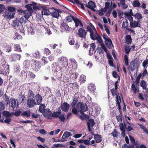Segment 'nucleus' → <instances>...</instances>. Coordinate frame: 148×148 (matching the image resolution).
Listing matches in <instances>:
<instances>
[{"label": "nucleus", "instance_id": "nucleus-1", "mask_svg": "<svg viewBox=\"0 0 148 148\" xmlns=\"http://www.w3.org/2000/svg\"><path fill=\"white\" fill-rule=\"evenodd\" d=\"M58 65L61 72H63L67 69L68 59L64 56L60 57L58 59Z\"/></svg>", "mask_w": 148, "mask_h": 148}, {"label": "nucleus", "instance_id": "nucleus-2", "mask_svg": "<svg viewBox=\"0 0 148 148\" xmlns=\"http://www.w3.org/2000/svg\"><path fill=\"white\" fill-rule=\"evenodd\" d=\"M30 5H31L28 4L25 6V8H26V10H23L21 9H19L18 10L19 13L23 14L24 16L26 19H27L30 17L33 12L32 8L30 7Z\"/></svg>", "mask_w": 148, "mask_h": 148}, {"label": "nucleus", "instance_id": "nucleus-3", "mask_svg": "<svg viewBox=\"0 0 148 148\" xmlns=\"http://www.w3.org/2000/svg\"><path fill=\"white\" fill-rule=\"evenodd\" d=\"M16 10V8L15 7L8 6L7 9L5 10V15H4V17L8 19L13 18Z\"/></svg>", "mask_w": 148, "mask_h": 148}, {"label": "nucleus", "instance_id": "nucleus-4", "mask_svg": "<svg viewBox=\"0 0 148 148\" xmlns=\"http://www.w3.org/2000/svg\"><path fill=\"white\" fill-rule=\"evenodd\" d=\"M2 114L6 118V119L4 120L3 117V123L9 124L12 120L10 117L13 115V112L10 113L9 112L6 111H4L3 112Z\"/></svg>", "mask_w": 148, "mask_h": 148}, {"label": "nucleus", "instance_id": "nucleus-5", "mask_svg": "<svg viewBox=\"0 0 148 148\" xmlns=\"http://www.w3.org/2000/svg\"><path fill=\"white\" fill-rule=\"evenodd\" d=\"M32 62L31 66V68L32 70L36 72L39 71L41 67L40 62L35 60H32Z\"/></svg>", "mask_w": 148, "mask_h": 148}, {"label": "nucleus", "instance_id": "nucleus-6", "mask_svg": "<svg viewBox=\"0 0 148 148\" xmlns=\"http://www.w3.org/2000/svg\"><path fill=\"white\" fill-rule=\"evenodd\" d=\"M138 60L136 59H135L131 61L130 64L129 66H128V69L133 71L136 69L138 68Z\"/></svg>", "mask_w": 148, "mask_h": 148}, {"label": "nucleus", "instance_id": "nucleus-7", "mask_svg": "<svg viewBox=\"0 0 148 148\" xmlns=\"http://www.w3.org/2000/svg\"><path fill=\"white\" fill-rule=\"evenodd\" d=\"M85 6L91 9V10L94 12H97L98 11L95 9L96 7V5L95 3L92 1H90L87 4L85 5Z\"/></svg>", "mask_w": 148, "mask_h": 148}, {"label": "nucleus", "instance_id": "nucleus-8", "mask_svg": "<svg viewBox=\"0 0 148 148\" xmlns=\"http://www.w3.org/2000/svg\"><path fill=\"white\" fill-rule=\"evenodd\" d=\"M86 34L87 32L83 28H80L78 30L77 34L81 38H85Z\"/></svg>", "mask_w": 148, "mask_h": 148}, {"label": "nucleus", "instance_id": "nucleus-9", "mask_svg": "<svg viewBox=\"0 0 148 148\" xmlns=\"http://www.w3.org/2000/svg\"><path fill=\"white\" fill-rule=\"evenodd\" d=\"M21 57V56L19 54L13 53L10 55L9 59L11 61L14 62L20 60Z\"/></svg>", "mask_w": 148, "mask_h": 148}, {"label": "nucleus", "instance_id": "nucleus-10", "mask_svg": "<svg viewBox=\"0 0 148 148\" xmlns=\"http://www.w3.org/2000/svg\"><path fill=\"white\" fill-rule=\"evenodd\" d=\"M26 104L27 107L29 108H33L37 105L35 99H28Z\"/></svg>", "mask_w": 148, "mask_h": 148}, {"label": "nucleus", "instance_id": "nucleus-11", "mask_svg": "<svg viewBox=\"0 0 148 148\" xmlns=\"http://www.w3.org/2000/svg\"><path fill=\"white\" fill-rule=\"evenodd\" d=\"M70 105L67 102H64L62 104H61L60 106V109L62 111L64 112H67L69 110Z\"/></svg>", "mask_w": 148, "mask_h": 148}, {"label": "nucleus", "instance_id": "nucleus-12", "mask_svg": "<svg viewBox=\"0 0 148 148\" xmlns=\"http://www.w3.org/2000/svg\"><path fill=\"white\" fill-rule=\"evenodd\" d=\"M126 122L127 123V125H126L124 122V124L125 129L127 131L129 132L131 131L134 130V129H133V126H134V125L133 124L130 123L127 121Z\"/></svg>", "mask_w": 148, "mask_h": 148}, {"label": "nucleus", "instance_id": "nucleus-13", "mask_svg": "<svg viewBox=\"0 0 148 148\" xmlns=\"http://www.w3.org/2000/svg\"><path fill=\"white\" fill-rule=\"evenodd\" d=\"M119 1L120 3H117L119 7H120L121 5L122 8L123 9H126L127 8L128 6L125 3V0H119Z\"/></svg>", "mask_w": 148, "mask_h": 148}, {"label": "nucleus", "instance_id": "nucleus-14", "mask_svg": "<svg viewBox=\"0 0 148 148\" xmlns=\"http://www.w3.org/2000/svg\"><path fill=\"white\" fill-rule=\"evenodd\" d=\"M77 106H79L81 111L86 112L88 110V106L86 103H83L82 102H79Z\"/></svg>", "mask_w": 148, "mask_h": 148}, {"label": "nucleus", "instance_id": "nucleus-15", "mask_svg": "<svg viewBox=\"0 0 148 148\" xmlns=\"http://www.w3.org/2000/svg\"><path fill=\"white\" fill-rule=\"evenodd\" d=\"M61 27H62L66 32H69L70 31L72 30V28L70 27L65 22L62 21V22H61Z\"/></svg>", "mask_w": 148, "mask_h": 148}, {"label": "nucleus", "instance_id": "nucleus-16", "mask_svg": "<svg viewBox=\"0 0 148 148\" xmlns=\"http://www.w3.org/2000/svg\"><path fill=\"white\" fill-rule=\"evenodd\" d=\"M43 115L44 116H46L48 117L49 119H51V118L49 117L51 116L52 112L50 110L49 108L46 109L44 112L42 113Z\"/></svg>", "mask_w": 148, "mask_h": 148}, {"label": "nucleus", "instance_id": "nucleus-17", "mask_svg": "<svg viewBox=\"0 0 148 148\" xmlns=\"http://www.w3.org/2000/svg\"><path fill=\"white\" fill-rule=\"evenodd\" d=\"M89 121H88L87 123L88 128V131L90 132L91 130V129L90 127V124L91 126L92 127H93L95 125V123L93 119H88Z\"/></svg>", "mask_w": 148, "mask_h": 148}, {"label": "nucleus", "instance_id": "nucleus-18", "mask_svg": "<svg viewBox=\"0 0 148 148\" xmlns=\"http://www.w3.org/2000/svg\"><path fill=\"white\" fill-rule=\"evenodd\" d=\"M57 111L56 112H53L51 114V116L56 118H58L59 116V114H61L62 111L60 107L56 109Z\"/></svg>", "mask_w": 148, "mask_h": 148}, {"label": "nucleus", "instance_id": "nucleus-19", "mask_svg": "<svg viewBox=\"0 0 148 148\" xmlns=\"http://www.w3.org/2000/svg\"><path fill=\"white\" fill-rule=\"evenodd\" d=\"M139 22V21H134V22H130V24L131 27L134 28L137 27H140V25Z\"/></svg>", "mask_w": 148, "mask_h": 148}, {"label": "nucleus", "instance_id": "nucleus-20", "mask_svg": "<svg viewBox=\"0 0 148 148\" xmlns=\"http://www.w3.org/2000/svg\"><path fill=\"white\" fill-rule=\"evenodd\" d=\"M116 97L117 98L116 100V106H118V109L119 110V112L121 113V106L120 104V103H121V98L120 96H119V98H118L117 96H116Z\"/></svg>", "mask_w": 148, "mask_h": 148}, {"label": "nucleus", "instance_id": "nucleus-21", "mask_svg": "<svg viewBox=\"0 0 148 148\" xmlns=\"http://www.w3.org/2000/svg\"><path fill=\"white\" fill-rule=\"evenodd\" d=\"M11 103H10V107H11L12 109H14L15 108H16L18 106L17 104H16V101L15 99H11Z\"/></svg>", "mask_w": 148, "mask_h": 148}, {"label": "nucleus", "instance_id": "nucleus-22", "mask_svg": "<svg viewBox=\"0 0 148 148\" xmlns=\"http://www.w3.org/2000/svg\"><path fill=\"white\" fill-rule=\"evenodd\" d=\"M73 21L75 23V26L76 27H78L79 25V26L81 27H83V25L81 21L78 18L75 17L73 18Z\"/></svg>", "mask_w": 148, "mask_h": 148}, {"label": "nucleus", "instance_id": "nucleus-23", "mask_svg": "<svg viewBox=\"0 0 148 148\" xmlns=\"http://www.w3.org/2000/svg\"><path fill=\"white\" fill-rule=\"evenodd\" d=\"M35 98L36 102V103L37 105H39L41 103L42 98L41 96L39 94H37L35 95Z\"/></svg>", "mask_w": 148, "mask_h": 148}, {"label": "nucleus", "instance_id": "nucleus-24", "mask_svg": "<svg viewBox=\"0 0 148 148\" xmlns=\"http://www.w3.org/2000/svg\"><path fill=\"white\" fill-rule=\"evenodd\" d=\"M94 139L95 140L96 143H100L102 140V136L101 135H99L98 134H94Z\"/></svg>", "mask_w": 148, "mask_h": 148}, {"label": "nucleus", "instance_id": "nucleus-25", "mask_svg": "<svg viewBox=\"0 0 148 148\" xmlns=\"http://www.w3.org/2000/svg\"><path fill=\"white\" fill-rule=\"evenodd\" d=\"M62 12L60 10H55L53 11L52 13V16L54 17L58 18L60 16L59 14L61 13Z\"/></svg>", "mask_w": 148, "mask_h": 148}, {"label": "nucleus", "instance_id": "nucleus-26", "mask_svg": "<svg viewBox=\"0 0 148 148\" xmlns=\"http://www.w3.org/2000/svg\"><path fill=\"white\" fill-rule=\"evenodd\" d=\"M96 35H97V36L96 37V36L95 38H94L92 36L91 38L93 40H97V42L101 44L103 43V40L100 36L99 34H96Z\"/></svg>", "mask_w": 148, "mask_h": 148}, {"label": "nucleus", "instance_id": "nucleus-27", "mask_svg": "<svg viewBox=\"0 0 148 148\" xmlns=\"http://www.w3.org/2000/svg\"><path fill=\"white\" fill-rule=\"evenodd\" d=\"M105 42L107 47L109 49L112 48L111 45H112V42L110 38H107V39L105 40Z\"/></svg>", "mask_w": 148, "mask_h": 148}, {"label": "nucleus", "instance_id": "nucleus-28", "mask_svg": "<svg viewBox=\"0 0 148 148\" xmlns=\"http://www.w3.org/2000/svg\"><path fill=\"white\" fill-rule=\"evenodd\" d=\"M12 25L15 29H18V27L20 26V25H19V21L18 20H16L13 21Z\"/></svg>", "mask_w": 148, "mask_h": 148}, {"label": "nucleus", "instance_id": "nucleus-29", "mask_svg": "<svg viewBox=\"0 0 148 148\" xmlns=\"http://www.w3.org/2000/svg\"><path fill=\"white\" fill-rule=\"evenodd\" d=\"M117 89H116L114 88L111 89V94L113 97L116 95V99L117 97L116 96H117L118 98H119V96H120L119 95V93L117 91Z\"/></svg>", "mask_w": 148, "mask_h": 148}, {"label": "nucleus", "instance_id": "nucleus-30", "mask_svg": "<svg viewBox=\"0 0 148 148\" xmlns=\"http://www.w3.org/2000/svg\"><path fill=\"white\" fill-rule=\"evenodd\" d=\"M132 39L130 35H127L125 37V42L126 44L129 45L131 43Z\"/></svg>", "mask_w": 148, "mask_h": 148}, {"label": "nucleus", "instance_id": "nucleus-31", "mask_svg": "<svg viewBox=\"0 0 148 148\" xmlns=\"http://www.w3.org/2000/svg\"><path fill=\"white\" fill-rule=\"evenodd\" d=\"M140 85L143 90H146L147 84L145 80H142L141 81Z\"/></svg>", "mask_w": 148, "mask_h": 148}, {"label": "nucleus", "instance_id": "nucleus-32", "mask_svg": "<svg viewBox=\"0 0 148 148\" xmlns=\"http://www.w3.org/2000/svg\"><path fill=\"white\" fill-rule=\"evenodd\" d=\"M71 136L72 134L71 132H65L64 133L62 138L63 139H65Z\"/></svg>", "mask_w": 148, "mask_h": 148}, {"label": "nucleus", "instance_id": "nucleus-33", "mask_svg": "<svg viewBox=\"0 0 148 148\" xmlns=\"http://www.w3.org/2000/svg\"><path fill=\"white\" fill-rule=\"evenodd\" d=\"M132 5L134 8L139 7L140 6V3L138 0H135L133 2Z\"/></svg>", "mask_w": 148, "mask_h": 148}, {"label": "nucleus", "instance_id": "nucleus-34", "mask_svg": "<svg viewBox=\"0 0 148 148\" xmlns=\"http://www.w3.org/2000/svg\"><path fill=\"white\" fill-rule=\"evenodd\" d=\"M95 89V86L93 84H91L88 86V90L90 92H93Z\"/></svg>", "mask_w": 148, "mask_h": 148}, {"label": "nucleus", "instance_id": "nucleus-35", "mask_svg": "<svg viewBox=\"0 0 148 148\" xmlns=\"http://www.w3.org/2000/svg\"><path fill=\"white\" fill-rule=\"evenodd\" d=\"M78 101V98L76 97H74L73 100L71 103L72 107H75Z\"/></svg>", "mask_w": 148, "mask_h": 148}, {"label": "nucleus", "instance_id": "nucleus-36", "mask_svg": "<svg viewBox=\"0 0 148 148\" xmlns=\"http://www.w3.org/2000/svg\"><path fill=\"white\" fill-rule=\"evenodd\" d=\"M128 26V25H127H127H126V23H125V22H123V23L122 25V27L124 29H126L127 30L132 32H134V30L127 28Z\"/></svg>", "mask_w": 148, "mask_h": 148}, {"label": "nucleus", "instance_id": "nucleus-37", "mask_svg": "<svg viewBox=\"0 0 148 148\" xmlns=\"http://www.w3.org/2000/svg\"><path fill=\"white\" fill-rule=\"evenodd\" d=\"M45 107V106L44 104H41L39 106L38 110L40 112L42 113L46 109Z\"/></svg>", "mask_w": 148, "mask_h": 148}, {"label": "nucleus", "instance_id": "nucleus-38", "mask_svg": "<svg viewBox=\"0 0 148 148\" xmlns=\"http://www.w3.org/2000/svg\"><path fill=\"white\" fill-rule=\"evenodd\" d=\"M139 75L141 76L142 79H143L146 75H148V72L146 69L145 68V69L142 73H140Z\"/></svg>", "mask_w": 148, "mask_h": 148}, {"label": "nucleus", "instance_id": "nucleus-39", "mask_svg": "<svg viewBox=\"0 0 148 148\" xmlns=\"http://www.w3.org/2000/svg\"><path fill=\"white\" fill-rule=\"evenodd\" d=\"M21 115L26 117H28L30 115V111L29 110L25 111L21 113Z\"/></svg>", "mask_w": 148, "mask_h": 148}, {"label": "nucleus", "instance_id": "nucleus-40", "mask_svg": "<svg viewBox=\"0 0 148 148\" xmlns=\"http://www.w3.org/2000/svg\"><path fill=\"white\" fill-rule=\"evenodd\" d=\"M42 13L44 15H49V11L48 9L44 8L42 9Z\"/></svg>", "mask_w": 148, "mask_h": 148}, {"label": "nucleus", "instance_id": "nucleus-41", "mask_svg": "<svg viewBox=\"0 0 148 148\" xmlns=\"http://www.w3.org/2000/svg\"><path fill=\"white\" fill-rule=\"evenodd\" d=\"M134 16L135 17V18H137L138 21L140 20L141 19H142L143 16L140 13H137L135 15H134Z\"/></svg>", "mask_w": 148, "mask_h": 148}, {"label": "nucleus", "instance_id": "nucleus-42", "mask_svg": "<svg viewBox=\"0 0 148 148\" xmlns=\"http://www.w3.org/2000/svg\"><path fill=\"white\" fill-rule=\"evenodd\" d=\"M14 45V49L15 51H17L18 52L22 51L21 47L19 45L16 44V45Z\"/></svg>", "mask_w": 148, "mask_h": 148}, {"label": "nucleus", "instance_id": "nucleus-43", "mask_svg": "<svg viewBox=\"0 0 148 148\" xmlns=\"http://www.w3.org/2000/svg\"><path fill=\"white\" fill-rule=\"evenodd\" d=\"M20 76L23 78H26L27 77V73L25 71L22 70L20 74Z\"/></svg>", "mask_w": 148, "mask_h": 148}, {"label": "nucleus", "instance_id": "nucleus-44", "mask_svg": "<svg viewBox=\"0 0 148 148\" xmlns=\"http://www.w3.org/2000/svg\"><path fill=\"white\" fill-rule=\"evenodd\" d=\"M131 88L132 90H133L135 93H136L137 92L138 88L137 86H135L134 82L131 86Z\"/></svg>", "mask_w": 148, "mask_h": 148}, {"label": "nucleus", "instance_id": "nucleus-45", "mask_svg": "<svg viewBox=\"0 0 148 148\" xmlns=\"http://www.w3.org/2000/svg\"><path fill=\"white\" fill-rule=\"evenodd\" d=\"M75 17L73 16L70 15L69 16H68L66 18V22L68 23L71 22L72 20L73 21V18H74Z\"/></svg>", "mask_w": 148, "mask_h": 148}, {"label": "nucleus", "instance_id": "nucleus-46", "mask_svg": "<svg viewBox=\"0 0 148 148\" xmlns=\"http://www.w3.org/2000/svg\"><path fill=\"white\" fill-rule=\"evenodd\" d=\"M28 95L29 96L28 99H33L34 97V92L31 90L29 89L28 91Z\"/></svg>", "mask_w": 148, "mask_h": 148}, {"label": "nucleus", "instance_id": "nucleus-47", "mask_svg": "<svg viewBox=\"0 0 148 148\" xmlns=\"http://www.w3.org/2000/svg\"><path fill=\"white\" fill-rule=\"evenodd\" d=\"M33 56L35 58L39 59L40 58V55L39 52L38 51H36L33 53Z\"/></svg>", "mask_w": 148, "mask_h": 148}, {"label": "nucleus", "instance_id": "nucleus-48", "mask_svg": "<svg viewBox=\"0 0 148 148\" xmlns=\"http://www.w3.org/2000/svg\"><path fill=\"white\" fill-rule=\"evenodd\" d=\"M4 47L5 49L6 52H9L12 50L11 47L8 45L6 44L4 46Z\"/></svg>", "mask_w": 148, "mask_h": 148}, {"label": "nucleus", "instance_id": "nucleus-49", "mask_svg": "<svg viewBox=\"0 0 148 148\" xmlns=\"http://www.w3.org/2000/svg\"><path fill=\"white\" fill-rule=\"evenodd\" d=\"M58 118H59L60 121L61 122H64L65 120L64 115L63 114H61Z\"/></svg>", "mask_w": 148, "mask_h": 148}, {"label": "nucleus", "instance_id": "nucleus-50", "mask_svg": "<svg viewBox=\"0 0 148 148\" xmlns=\"http://www.w3.org/2000/svg\"><path fill=\"white\" fill-rule=\"evenodd\" d=\"M27 30L29 34H32L34 33V29L31 26H30L29 27H28L27 28Z\"/></svg>", "mask_w": 148, "mask_h": 148}, {"label": "nucleus", "instance_id": "nucleus-51", "mask_svg": "<svg viewBox=\"0 0 148 148\" xmlns=\"http://www.w3.org/2000/svg\"><path fill=\"white\" fill-rule=\"evenodd\" d=\"M32 4H30L31 5H30V6L32 8V6H33V7H32L33 8L34 10H36L37 9H39V8L38 6H36L37 5V4L36 3H35L34 2H32Z\"/></svg>", "mask_w": 148, "mask_h": 148}, {"label": "nucleus", "instance_id": "nucleus-52", "mask_svg": "<svg viewBox=\"0 0 148 148\" xmlns=\"http://www.w3.org/2000/svg\"><path fill=\"white\" fill-rule=\"evenodd\" d=\"M5 100L7 104L10 103L11 99H10V97L7 96L6 94L5 95Z\"/></svg>", "mask_w": 148, "mask_h": 148}, {"label": "nucleus", "instance_id": "nucleus-53", "mask_svg": "<svg viewBox=\"0 0 148 148\" xmlns=\"http://www.w3.org/2000/svg\"><path fill=\"white\" fill-rule=\"evenodd\" d=\"M128 58L126 55H125L124 56V60L125 61V65L127 66H128L129 65V60H128Z\"/></svg>", "mask_w": 148, "mask_h": 148}, {"label": "nucleus", "instance_id": "nucleus-54", "mask_svg": "<svg viewBox=\"0 0 148 148\" xmlns=\"http://www.w3.org/2000/svg\"><path fill=\"white\" fill-rule=\"evenodd\" d=\"M87 28L88 30L90 32V36L91 38L93 36L92 35L93 34V31L91 28L88 26H87Z\"/></svg>", "mask_w": 148, "mask_h": 148}, {"label": "nucleus", "instance_id": "nucleus-55", "mask_svg": "<svg viewBox=\"0 0 148 148\" xmlns=\"http://www.w3.org/2000/svg\"><path fill=\"white\" fill-rule=\"evenodd\" d=\"M112 76H113L114 77V78H116L117 77H119V78H118V80L119 81H120V77L118 75V74H117V72H116V71H113L112 73Z\"/></svg>", "mask_w": 148, "mask_h": 148}, {"label": "nucleus", "instance_id": "nucleus-56", "mask_svg": "<svg viewBox=\"0 0 148 148\" xmlns=\"http://www.w3.org/2000/svg\"><path fill=\"white\" fill-rule=\"evenodd\" d=\"M18 30H19L21 33H23L24 34L25 31L22 25H20V26L18 27Z\"/></svg>", "mask_w": 148, "mask_h": 148}, {"label": "nucleus", "instance_id": "nucleus-57", "mask_svg": "<svg viewBox=\"0 0 148 148\" xmlns=\"http://www.w3.org/2000/svg\"><path fill=\"white\" fill-rule=\"evenodd\" d=\"M113 137H116L118 136L117 132L116 129H114L113 132L111 134Z\"/></svg>", "mask_w": 148, "mask_h": 148}, {"label": "nucleus", "instance_id": "nucleus-58", "mask_svg": "<svg viewBox=\"0 0 148 148\" xmlns=\"http://www.w3.org/2000/svg\"><path fill=\"white\" fill-rule=\"evenodd\" d=\"M119 127L121 131H124V130H125L124 124H123V123H120Z\"/></svg>", "mask_w": 148, "mask_h": 148}, {"label": "nucleus", "instance_id": "nucleus-59", "mask_svg": "<svg viewBox=\"0 0 148 148\" xmlns=\"http://www.w3.org/2000/svg\"><path fill=\"white\" fill-rule=\"evenodd\" d=\"M80 80L82 82L86 81V76L84 75H82L80 76Z\"/></svg>", "mask_w": 148, "mask_h": 148}, {"label": "nucleus", "instance_id": "nucleus-60", "mask_svg": "<svg viewBox=\"0 0 148 148\" xmlns=\"http://www.w3.org/2000/svg\"><path fill=\"white\" fill-rule=\"evenodd\" d=\"M73 87L76 89V90L77 91L79 89V86L77 84V83H73L72 84Z\"/></svg>", "mask_w": 148, "mask_h": 148}, {"label": "nucleus", "instance_id": "nucleus-61", "mask_svg": "<svg viewBox=\"0 0 148 148\" xmlns=\"http://www.w3.org/2000/svg\"><path fill=\"white\" fill-rule=\"evenodd\" d=\"M141 77V76L139 75L137 77L135 81V82L136 84V85H138L139 83L140 79Z\"/></svg>", "mask_w": 148, "mask_h": 148}, {"label": "nucleus", "instance_id": "nucleus-62", "mask_svg": "<svg viewBox=\"0 0 148 148\" xmlns=\"http://www.w3.org/2000/svg\"><path fill=\"white\" fill-rule=\"evenodd\" d=\"M111 6L110 8L111 9H114L115 8H116L117 7V5L114 3H112V1L110 2Z\"/></svg>", "mask_w": 148, "mask_h": 148}, {"label": "nucleus", "instance_id": "nucleus-63", "mask_svg": "<svg viewBox=\"0 0 148 148\" xmlns=\"http://www.w3.org/2000/svg\"><path fill=\"white\" fill-rule=\"evenodd\" d=\"M44 52L47 55H49L51 53V51L48 48H45L44 49Z\"/></svg>", "mask_w": 148, "mask_h": 148}, {"label": "nucleus", "instance_id": "nucleus-64", "mask_svg": "<svg viewBox=\"0 0 148 148\" xmlns=\"http://www.w3.org/2000/svg\"><path fill=\"white\" fill-rule=\"evenodd\" d=\"M148 64V59H146L145 60H144L143 63V66L144 68H145L146 66Z\"/></svg>", "mask_w": 148, "mask_h": 148}]
</instances>
